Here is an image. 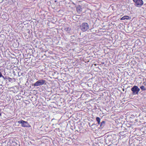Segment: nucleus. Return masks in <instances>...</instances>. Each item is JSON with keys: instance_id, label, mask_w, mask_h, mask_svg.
<instances>
[{"instance_id": "obj_9", "label": "nucleus", "mask_w": 146, "mask_h": 146, "mask_svg": "<svg viewBox=\"0 0 146 146\" xmlns=\"http://www.w3.org/2000/svg\"><path fill=\"white\" fill-rule=\"evenodd\" d=\"M106 123V122L105 121H102L101 123V124H100V127L101 128H103V127H104V126L105 125V123Z\"/></svg>"}, {"instance_id": "obj_12", "label": "nucleus", "mask_w": 146, "mask_h": 146, "mask_svg": "<svg viewBox=\"0 0 146 146\" xmlns=\"http://www.w3.org/2000/svg\"><path fill=\"white\" fill-rule=\"evenodd\" d=\"M140 88L141 89L143 90H146V88H145V87L143 86H141L140 87Z\"/></svg>"}, {"instance_id": "obj_8", "label": "nucleus", "mask_w": 146, "mask_h": 146, "mask_svg": "<svg viewBox=\"0 0 146 146\" xmlns=\"http://www.w3.org/2000/svg\"><path fill=\"white\" fill-rule=\"evenodd\" d=\"M130 18L128 16H125L123 17H122L121 19V20H124L125 19H129Z\"/></svg>"}, {"instance_id": "obj_14", "label": "nucleus", "mask_w": 146, "mask_h": 146, "mask_svg": "<svg viewBox=\"0 0 146 146\" xmlns=\"http://www.w3.org/2000/svg\"><path fill=\"white\" fill-rule=\"evenodd\" d=\"M89 125L90 127L91 126H93L94 125H96V124L95 123H93L92 125H90V123H89Z\"/></svg>"}, {"instance_id": "obj_15", "label": "nucleus", "mask_w": 146, "mask_h": 146, "mask_svg": "<svg viewBox=\"0 0 146 146\" xmlns=\"http://www.w3.org/2000/svg\"><path fill=\"white\" fill-rule=\"evenodd\" d=\"M3 76L2 75L1 72L0 71V78L3 77Z\"/></svg>"}, {"instance_id": "obj_10", "label": "nucleus", "mask_w": 146, "mask_h": 146, "mask_svg": "<svg viewBox=\"0 0 146 146\" xmlns=\"http://www.w3.org/2000/svg\"><path fill=\"white\" fill-rule=\"evenodd\" d=\"M64 30L67 32H69L71 30V29L68 27H66L64 28Z\"/></svg>"}, {"instance_id": "obj_6", "label": "nucleus", "mask_w": 146, "mask_h": 146, "mask_svg": "<svg viewBox=\"0 0 146 146\" xmlns=\"http://www.w3.org/2000/svg\"><path fill=\"white\" fill-rule=\"evenodd\" d=\"M76 11L78 13H80L82 11L81 7L80 5H78L76 7Z\"/></svg>"}, {"instance_id": "obj_4", "label": "nucleus", "mask_w": 146, "mask_h": 146, "mask_svg": "<svg viewBox=\"0 0 146 146\" xmlns=\"http://www.w3.org/2000/svg\"><path fill=\"white\" fill-rule=\"evenodd\" d=\"M18 123L21 124V126L23 127H29L30 125L27 121L21 120L18 121Z\"/></svg>"}, {"instance_id": "obj_16", "label": "nucleus", "mask_w": 146, "mask_h": 146, "mask_svg": "<svg viewBox=\"0 0 146 146\" xmlns=\"http://www.w3.org/2000/svg\"><path fill=\"white\" fill-rule=\"evenodd\" d=\"M2 84H0V88H1L2 87Z\"/></svg>"}, {"instance_id": "obj_11", "label": "nucleus", "mask_w": 146, "mask_h": 146, "mask_svg": "<svg viewBox=\"0 0 146 146\" xmlns=\"http://www.w3.org/2000/svg\"><path fill=\"white\" fill-rule=\"evenodd\" d=\"M96 120L97 121L99 125L100 124V117H96Z\"/></svg>"}, {"instance_id": "obj_17", "label": "nucleus", "mask_w": 146, "mask_h": 146, "mask_svg": "<svg viewBox=\"0 0 146 146\" xmlns=\"http://www.w3.org/2000/svg\"><path fill=\"white\" fill-rule=\"evenodd\" d=\"M0 115L1 116V113L0 112Z\"/></svg>"}, {"instance_id": "obj_5", "label": "nucleus", "mask_w": 146, "mask_h": 146, "mask_svg": "<svg viewBox=\"0 0 146 146\" xmlns=\"http://www.w3.org/2000/svg\"><path fill=\"white\" fill-rule=\"evenodd\" d=\"M133 1L135 3V5L136 6H140L143 3L142 0H133Z\"/></svg>"}, {"instance_id": "obj_7", "label": "nucleus", "mask_w": 146, "mask_h": 146, "mask_svg": "<svg viewBox=\"0 0 146 146\" xmlns=\"http://www.w3.org/2000/svg\"><path fill=\"white\" fill-rule=\"evenodd\" d=\"M13 80H14V81L15 80V79L14 78H12L10 77H8V80H8V81H7V82H9L11 83H12L13 82Z\"/></svg>"}, {"instance_id": "obj_1", "label": "nucleus", "mask_w": 146, "mask_h": 146, "mask_svg": "<svg viewBox=\"0 0 146 146\" xmlns=\"http://www.w3.org/2000/svg\"><path fill=\"white\" fill-rule=\"evenodd\" d=\"M89 25L86 23H82L80 26L81 30L83 32H85L89 29Z\"/></svg>"}, {"instance_id": "obj_2", "label": "nucleus", "mask_w": 146, "mask_h": 146, "mask_svg": "<svg viewBox=\"0 0 146 146\" xmlns=\"http://www.w3.org/2000/svg\"><path fill=\"white\" fill-rule=\"evenodd\" d=\"M46 84V81L45 80L41 79L38 80L33 84L32 86H37Z\"/></svg>"}, {"instance_id": "obj_13", "label": "nucleus", "mask_w": 146, "mask_h": 146, "mask_svg": "<svg viewBox=\"0 0 146 146\" xmlns=\"http://www.w3.org/2000/svg\"><path fill=\"white\" fill-rule=\"evenodd\" d=\"M9 77H4L3 76V77L2 78L5 80H6V82H7V80H8V78Z\"/></svg>"}, {"instance_id": "obj_3", "label": "nucleus", "mask_w": 146, "mask_h": 146, "mask_svg": "<svg viewBox=\"0 0 146 146\" xmlns=\"http://www.w3.org/2000/svg\"><path fill=\"white\" fill-rule=\"evenodd\" d=\"M133 95H137L140 90V89L136 86H134L131 89Z\"/></svg>"}]
</instances>
